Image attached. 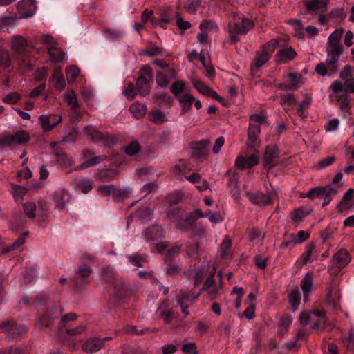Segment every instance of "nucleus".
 I'll list each match as a JSON object with an SVG mask.
<instances>
[{
  "label": "nucleus",
  "mask_w": 354,
  "mask_h": 354,
  "mask_svg": "<svg viewBox=\"0 0 354 354\" xmlns=\"http://www.w3.org/2000/svg\"><path fill=\"white\" fill-rule=\"evenodd\" d=\"M344 33L342 28L334 30L328 38L329 47L326 48L327 57L326 61L322 62L315 66V72L321 76H331L338 71V62L343 53V46L340 40Z\"/></svg>",
  "instance_id": "obj_1"
},
{
  "label": "nucleus",
  "mask_w": 354,
  "mask_h": 354,
  "mask_svg": "<svg viewBox=\"0 0 354 354\" xmlns=\"http://www.w3.org/2000/svg\"><path fill=\"white\" fill-rule=\"evenodd\" d=\"M278 45L279 43L277 40L272 39L263 46V49L261 51L257 53L254 61L250 66L252 75H255L257 71L270 59L272 53Z\"/></svg>",
  "instance_id": "obj_2"
},
{
  "label": "nucleus",
  "mask_w": 354,
  "mask_h": 354,
  "mask_svg": "<svg viewBox=\"0 0 354 354\" xmlns=\"http://www.w3.org/2000/svg\"><path fill=\"white\" fill-rule=\"evenodd\" d=\"M254 26V21L247 17H241V21H237L229 26V35L232 44L240 40L239 35H245Z\"/></svg>",
  "instance_id": "obj_3"
},
{
  "label": "nucleus",
  "mask_w": 354,
  "mask_h": 354,
  "mask_svg": "<svg viewBox=\"0 0 354 354\" xmlns=\"http://www.w3.org/2000/svg\"><path fill=\"white\" fill-rule=\"evenodd\" d=\"M77 319V315L74 313H70L62 316L59 323L57 330L58 335L60 337L64 336V335L75 336L82 334L86 328V326L84 324L79 325L73 328H68V322H74Z\"/></svg>",
  "instance_id": "obj_4"
},
{
  "label": "nucleus",
  "mask_w": 354,
  "mask_h": 354,
  "mask_svg": "<svg viewBox=\"0 0 354 354\" xmlns=\"http://www.w3.org/2000/svg\"><path fill=\"white\" fill-rule=\"evenodd\" d=\"M153 81L152 68L148 65H145L140 69V75L137 79L136 87L139 95L145 97L149 94L150 82Z\"/></svg>",
  "instance_id": "obj_5"
},
{
  "label": "nucleus",
  "mask_w": 354,
  "mask_h": 354,
  "mask_svg": "<svg viewBox=\"0 0 354 354\" xmlns=\"http://www.w3.org/2000/svg\"><path fill=\"white\" fill-rule=\"evenodd\" d=\"M246 196L253 204L265 207L272 203L273 200L277 197V192L274 190H268L266 193L261 191H250L246 192Z\"/></svg>",
  "instance_id": "obj_6"
},
{
  "label": "nucleus",
  "mask_w": 354,
  "mask_h": 354,
  "mask_svg": "<svg viewBox=\"0 0 354 354\" xmlns=\"http://www.w3.org/2000/svg\"><path fill=\"white\" fill-rule=\"evenodd\" d=\"M250 120L248 145L250 149H252L256 146V141L260 133V124L264 121V118L259 115H252Z\"/></svg>",
  "instance_id": "obj_7"
},
{
  "label": "nucleus",
  "mask_w": 354,
  "mask_h": 354,
  "mask_svg": "<svg viewBox=\"0 0 354 354\" xmlns=\"http://www.w3.org/2000/svg\"><path fill=\"white\" fill-rule=\"evenodd\" d=\"M83 131L93 142H102L108 147L113 146L115 143V139L111 135L103 134L92 126L85 127Z\"/></svg>",
  "instance_id": "obj_8"
},
{
  "label": "nucleus",
  "mask_w": 354,
  "mask_h": 354,
  "mask_svg": "<svg viewBox=\"0 0 354 354\" xmlns=\"http://www.w3.org/2000/svg\"><path fill=\"white\" fill-rule=\"evenodd\" d=\"M98 191L106 196L112 194L113 200L116 202H122L129 196L131 192V189L129 187L122 189L113 185L99 186Z\"/></svg>",
  "instance_id": "obj_9"
},
{
  "label": "nucleus",
  "mask_w": 354,
  "mask_h": 354,
  "mask_svg": "<svg viewBox=\"0 0 354 354\" xmlns=\"http://www.w3.org/2000/svg\"><path fill=\"white\" fill-rule=\"evenodd\" d=\"M0 332L4 333L8 338L14 339L26 333L27 328L24 325H19L11 320H7L0 325Z\"/></svg>",
  "instance_id": "obj_10"
},
{
  "label": "nucleus",
  "mask_w": 354,
  "mask_h": 354,
  "mask_svg": "<svg viewBox=\"0 0 354 354\" xmlns=\"http://www.w3.org/2000/svg\"><path fill=\"white\" fill-rule=\"evenodd\" d=\"M29 135L24 131H19L10 136L0 138V148L10 147L12 144L21 145L28 142Z\"/></svg>",
  "instance_id": "obj_11"
},
{
  "label": "nucleus",
  "mask_w": 354,
  "mask_h": 354,
  "mask_svg": "<svg viewBox=\"0 0 354 354\" xmlns=\"http://www.w3.org/2000/svg\"><path fill=\"white\" fill-rule=\"evenodd\" d=\"M326 305L337 310L340 308V292L335 282L328 284L326 288Z\"/></svg>",
  "instance_id": "obj_12"
},
{
  "label": "nucleus",
  "mask_w": 354,
  "mask_h": 354,
  "mask_svg": "<svg viewBox=\"0 0 354 354\" xmlns=\"http://www.w3.org/2000/svg\"><path fill=\"white\" fill-rule=\"evenodd\" d=\"M62 311V308L58 306L49 308L44 314L38 317L37 322L41 326L49 327L59 318Z\"/></svg>",
  "instance_id": "obj_13"
},
{
  "label": "nucleus",
  "mask_w": 354,
  "mask_h": 354,
  "mask_svg": "<svg viewBox=\"0 0 354 354\" xmlns=\"http://www.w3.org/2000/svg\"><path fill=\"white\" fill-rule=\"evenodd\" d=\"M12 231L15 233H19L21 234L18 237L16 241L10 245L7 246L5 249L6 252H10L15 250L19 248L25 243V240L26 236L28 235L29 232L27 230H23L21 223H12V225L10 226Z\"/></svg>",
  "instance_id": "obj_14"
},
{
  "label": "nucleus",
  "mask_w": 354,
  "mask_h": 354,
  "mask_svg": "<svg viewBox=\"0 0 354 354\" xmlns=\"http://www.w3.org/2000/svg\"><path fill=\"white\" fill-rule=\"evenodd\" d=\"M143 236L147 243L156 241L165 236V232L158 224H153L143 232Z\"/></svg>",
  "instance_id": "obj_15"
},
{
  "label": "nucleus",
  "mask_w": 354,
  "mask_h": 354,
  "mask_svg": "<svg viewBox=\"0 0 354 354\" xmlns=\"http://www.w3.org/2000/svg\"><path fill=\"white\" fill-rule=\"evenodd\" d=\"M39 120L44 131L48 132L62 121V118L56 114L41 115Z\"/></svg>",
  "instance_id": "obj_16"
},
{
  "label": "nucleus",
  "mask_w": 354,
  "mask_h": 354,
  "mask_svg": "<svg viewBox=\"0 0 354 354\" xmlns=\"http://www.w3.org/2000/svg\"><path fill=\"white\" fill-rule=\"evenodd\" d=\"M103 347V340L96 337L87 339L82 345V349L88 354L95 353Z\"/></svg>",
  "instance_id": "obj_17"
},
{
  "label": "nucleus",
  "mask_w": 354,
  "mask_h": 354,
  "mask_svg": "<svg viewBox=\"0 0 354 354\" xmlns=\"http://www.w3.org/2000/svg\"><path fill=\"white\" fill-rule=\"evenodd\" d=\"M17 10L21 17H30L36 12V5L32 0H22L18 3Z\"/></svg>",
  "instance_id": "obj_18"
},
{
  "label": "nucleus",
  "mask_w": 354,
  "mask_h": 354,
  "mask_svg": "<svg viewBox=\"0 0 354 354\" xmlns=\"http://www.w3.org/2000/svg\"><path fill=\"white\" fill-rule=\"evenodd\" d=\"M153 210L148 207H142L137 209L135 212L131 213L127 221H149L152 219Z\"/></svg>",
  "instance_id": "obj_19"
},
{
  "label": "nucleus",
  "mask_w": 354,
  "mask_h": 354,
  "mask_svg": "<svg viewBox=\"0 0 354 354\" xmlns=\"http://www.w3.org/2000/svg\"><path fill=\"white\" fill-rule=\"evenodd\" d=\"M93 270L91 268L86 264L80 266L75 272L74 281L77 286H81L88 281V278L91 274Z\"/></svg>",
  "instance_id": "obj_20"
},
{
  "label": "nucleus",
  "mask_w": 354,
  "mask_h": 354,
  "mask_svg": "<svg viewBox=\"0 0 354 354\" xmlns=\"http://www.w3.org/2000/svg\"><path fill=\"white\" fill-rule=\"evenodd\" d=\"M259 162V153L257 151H254L252 155L244 158L239 156L236 158V164L238 167L241 169L246 168H252L257 165Z\"/></svg>",
  "instance_id": "obj_21"
},
{
  "label": "nucleus",
  "mask_w": 354,
  "mask_h": 354,
  "mask_svg": "<svg viewBox=\"0 0 354 354\" xmlns=\"http://www.w3.org/2000/svg\"><path fill=\"white\" fill-rule=\"evenodd\" d=\"M209 142L207 140H203L200 142L192 144L193 149V156L198 160H204L207 157V147L209 146Z\"/></svg>",
  "instance_id": "obj_22"
},
{
  "label": "nucleus",
  "mask_w": 354,
  "mask_h": 354,
  "mask_svg": "<svg viewBox=\"0 0 354 354\" xmlns=\"http://www.w3.org/2000/svg\"><path fill=\"white\" fill-rule=\"evenodd\" d=\"M354 207L353 189H349L343 196L342 199L337 206L339 213H344L346 210Z\"/></svg>",
  "instance_id": "obj_23"
},
{
  "label": "nucleus",
  "mask_w": 354,
  "mask_h": 354,
  "mask_svg": "<svg viewBox=\"0 0 354 354\" xmlns=\"http://www.w3.org/2000/svg\"><path fill=\"white\" fill-rule=\"evenodd\" d=\"M297 53L291 46L279 50L275 55L277 64L288 63L295 59Z\"/></svg>",
  "instance_id": "obj_24"
},
{
  "label": "nucleus",
  "mask_w": 354,
  "mask_h": 354,
  "mask_svg": "<svg viewBox=\"0 0 354 354\" xmlns=\"http://www.w3.org/2000/svg\"><path fill=\"white\" fill-rule=\"evenodd\" d=\"M188 273L194 279V287L196 288L203 280L207 273V269L194 265L188 270Z\"/></svg>",
  "instance_id": "obj_25"
},
{
  "label": "nucleus",
  "mask_w": 354,
  "mask_h": 354,
  "mask_svg": "<svg viewBox=\"0 0 354 354\" xmlns=\"http://www.w3.org/2000/svg\"><path fill=\"white\" fill-rule=\"evenodd\" d=\"M333 259L335 261V266L339 270L350 262L351 257L346 250L342 249L335 253Z\"/></svg>",
  "instance_id": "obj_26"
},
{
  "label": "nucleus",
  "mask_w": 354,
  "mask_h": 354,
  "mask_svg": "<svg viewBox=\"0 0 354 354\" xmlns=\"http://www.w3.org/2000/svg\"><path fill=\"white\" fill-rule=\"evenodd\" d=\"M313 287V278L310 273L308 272L301 281V288L303 292L304 301L308 300L310 292Z\"/></svg>",
  "instance_id": "obj_27"
},
{
  "label": "nucleus",
  "mask_w": 354,
  "mask_h": 354,
  "mask_svg": "<svg viewBox=\"0 0 354 354\" xmlns=\"http://www.w3.org/2000/svg\"><path fill=\"white\" fill-rule=\"evenodd\" d=\"M26 41L21 36L15 35L12 39L11 47L15 53L23 55L26 53Z\"/></svg>",
  "instance_id": "obj_28"
},
{
  "label": "nucleus",
  "mask_w": 354,
  "mask_h": 354,
  "mask_svg": "<svg viewBox=\"0 0 354 354\" xmlns=\"http://www.w3.org/2000/svg\"><path fill=\"white\" fill-rule=\"evenodd\" d=\"M71 195L65 189L57 191L54 194V201L60 209L64 208L65 204L70 200Z\"/></svg>",
  "instance_id": "obj_29"
},
{
  "label": "nucleus",
  "mask_w": 354,
  "mask_h": 354,
  "mask_svg": "<svg viewBox=\"0 0 354 354\" xmlns=\"http://www.w3.org/2000/svg\"><path fill=\"white\" fill-rule=\"evenodd\" d=\"M178 102L181 104V114H185L191 110L194 97L189 93H185L179 97Z\"/></svg>",
  "instance_id": "obj_30"
},
{
  "label": "nucleus",
  "mask_w": 354,
  "mask_h": 354,
  "mask_svg": "<svg viewBox=\"0 0 354 354\" xmlns=\"http://www.w3.org/2000/svg\"><path fill=\"white\" fill-rule=\"evenodd\" d=\"M277 148L275 147L267 146L266 149L264 160L266 165L270 167L274 166V160L277 158Z\"/></svg>",
  "instance_id": "obj_31"
},
{
  "label": "nucleus",
  "mask_w": 354,
  "mask_h": 354,
  "mask_svg": "<svg viewBox=\"0 0 354 354\" xmlns=\"http://www.w3.org/2000/svg\"><path fill=\"white\" fill-rule=\"evenodd\" d=\"M328 5V0H309L304 2V6L308 12L326 8Z\"/></svg>",
  "instance_id": "obj_32"
},
{
  "label": "nucleus",
  "mask_w": 354,
  "mask_h": 354,
  "mask_svg": "<svg viewBox=\"0 0 354 354\" xmlns=\"http://www.w3.org/2000/svg\"><path fill=\"white\" fill-rule=\"evenodd\" d=\"M106 158V156H94L91 157L90 159H88L87 160L84 161L83 163L77 166V169H84L88 167H93L100 162H102L105 158Z\"/></svg>",
  "instance_id": "obj_33"
},
{
  "label": "nucleus",
  "mask_w": 354,
  "mask_h": 354,
  "mask_svg": "<svg viewBox=\"0 0 354 354\" xmlns=\"http://www.w3.org/2000/svg\"><path fill=\"white\" fill-rule=\"evenodd\" d=\"M115 295L119 298H124L129 295L130 289L128 286L121 279H118L115 285Z\"/></svg>",
  "instance_id": "obj_34"
},
{
  "label": "nucleus",
  "mask_w": 354,
  "mask_h": 354,
  "mask_svg": "<svg viewBox=\"0 0 354 354\" xmlns=\"http://www.w3.org/2000/svg\"><path fill=\"white\" fill-rule=\"evenodd\" d=\"M231 248V240L225 236L221 245V257L223 259H229L232 257Z\"/></svg>",
  "instance_id": "obj_35"
},
{
  "label": "nucleus",
  "mask_w": 354,
  "mask_h": 354,
  "mask_svg": "<svg viewBox=\"0 0 354 354\" xmlns=\"http://www.w3.org/2000/svg\"><path fill=\"white\" fill-rule=\"evenodd\" d=\"M324 189V192H323L322 197L324 198V202L322 203L323 207L327 206L332 201L333 196L337 193V189L330 185L325 186Z\"/></svg>",
  "instance_id": "obj_36"
},
{
  "label": "nucleus",
  "mask_w": 354,
  "mask_h": 354,
  "mask_svg": "<svg viewBox=\"0 0 354 354\" xmlns=\"http://www.w3.org/2000/svg\"><path fill=\"white\" fill-rule=\"evenodd\" d=\"M102 279L107 283L116 282L118 280L115 272L110 267L102 269Z\"/></svg>",
  "instance_id": "obj_37"
},
{
  "label": "nucleus",
  "mask_w": 354,
  "mask_h": 354,
  "mask_svg": "<svg viewBox=\"0 0 354 354\" xmlns=\"http://www.w3.org/2000/svg\"><path fill=\"white\" fill-rule=\"evenodd\" d=\"M127 261L134 266L142 267L144 263L147 262L146 257L138 253L127 255Z\"/></svg>",
  "instance_id": "obj_38"
},
{
  "label": "nucleus",
  "mask_w": 354,
  "mask_h": 354,
  "mask_svg": "<svg viewBox=\"0 0 354 354\" xmlns=\"http://www.w3.org/2000/svg\"><path fill=\"white\" fill-rule=\"evenodd\" d=\"M48 52L53 62H59L64 59V53L56 46L48 47Z\"/></svg>",
  "instance_id": "obj_39"
},
{
  "label": "nucleus",
  "mask_w": 354,
  "mask_h": 354,
  "mask_svg": "<svg viewBox=\"0 0 354 354\" xmlns=\"http://www.w3.org/2000/svg\"><path fill=\"white\" fill-rule=\"evenodd\" d=\"M166 305L163 302L157 310V313L163 319L165 323L169 324L174 319L173 312L171 310L165 309Z\"/></svg>",
  "instance_id": "obj_40"
},
{
  "label": "nucleus",
  "mask_w": 354,
  "mask_h": 354,
  "mask_svg": "<svg viewBox=\"0 0 354 354\" xmlns=\"http://www.w3.org/2000/svg\"><path fill=\"white\" fill-rule=\"evenodd\" d=\"M185 90V84L182 80H176L175 81L170 87V91L173 93V95L179 99L181 97V94Z\"/></svg>",
  "instance_id": "obj_41"
},
{
  "label": "nucleus",
  "mask_w": 354,
  "mask_h": 354,
  "mask_svg": "<svg viewBox=\"0 0 354 354\" xmlns=\"http://www.w3.org/2000/svg\"><path fill=\"white\" fill-rule=\"evenodd\" d=\"M301 295L299 290H294L291 291L289 295V302L292 306V310L295 312L300 304Z\"/></svg>",
  "instance_id": "obj_42"
},
{
  "label": "nucleus",
  "mask_w": 354,
  "mask_h": 354,
  "mask_svg": "<svg viewBox=\"0 0 354 354\" xmlns=\"http://www.w3.org/2000/svg\"><path fill=\"white\" fill-rule=\"evenodd\" d=\"M311 212L312 209L310 208H307L305 207L297 208L294 211L292 220L293 221H300L308 216Z\"/></svg>",
  "instance_id": "obj_43"
},
{
  "label": "nucleus",
  "mask_w": 354,
  "mask_h": 354,
  "mask_svg": "<svg viewBox=\"0 0 354 354\" xmlns=\"http://www.w3.org/2000/svg\"><path fill=\"white\" fill-rule=\"evenodd\" d=\"M311 317L313 315L317 317H319L321 319L319 322H315L313 323V328L315 329H318L321 327L324 326V324L325 323V311L324 310H319V309H314L310 311Z\"/></svg>",
  "instance_id": "obj_44"
},
{
  "label": "nucleus",
  "mask_w": 354,
  "mask_h": 354,
  "mask_svg": "<svg viewBox=\"0 0 354 354\" xmlns=\"http://www.w3.org/2000/svg\"><path fill=\"white\" fill-rule=\"evenodd\" d=\"M337 101L339 104L340 109L345 114H349L351 106L348 102V96L346 93L341 94L337 97Z\"/></svg>",
  "instance_id": "obj_45"
},
{
  "label": "nucleus",
  "mask_w": 354,
  "mask_h": 354,
  "mask_svg": "<svg viewBox=\"0 0 354 354\" xmlns=\"http://www.w3.org/2000/svg\"><path fill=\"white\" fill-rule=\"evenodd\" d=\"M12 194L17 201H19L27 192V189L15 184H11Z\"/></svg>",
  "instance_id": "obj_46"
},
{
  "label": "nucleus",
  "mask_w": 354,
  "mask_h": 354,
  "mask_svg": "<svg viewBox=\"0 0 354 354\" xmlns=\"http://www.w3.org/2000/svg\"><path fill=\"white\" fill-rule=\"evenodd\" d=\"M134 118L139 119L145 114V106L140 104H133L129 108Z\"/></svg>",
  "instance_id": "obj_47"
},
{
  "label": "nucleus",
  "mask_w": 354,
  "mask_h": 354,
  "mask_svg": "<svg viewBox=\"0 0 354 354\" xmlns=\"http://www.w3.org/2000/svg\"><path fill=\"white\" fill-rule=\"evenodd\" d=\"M194 88L201 94L209 96L212 88L207 86L203 82L198 80L193 81Z\"/></svg>",
  "instance_id": "obj_48"
},
{
  "label": "nucleus",
  "mask_w": 354,
  "mask_h": 354,
  "mask_svg": "<svg viewBox=\"0 0 354 354\" xmlns=\"http://www.w3.org/2000/svg\"><path fill=\"white\" fill-rule=\"evenodd\" d=\"M310 236V233L308 231L301 230L297 234H292L293 245L301 243L306 241Z\"/></svg>",
  "instance_id": "obj_49"
},
{
  "label": "nucleus",
  "mask_w": 354,
  "mask_h": 354,
  "mask_svg": "<svg viewBox=\"0 0 354 354\" xmlns=\"http://www.w3.org/2000/svg\"><path fill=\"white\" fill-rule=\"evenodd\" d=\"M324 187H315L310 189L306 194L307 198L310 200H314L315 198H322L323 197V192Z\"/></svg>",
  "instance_id": "obj_50"
},
{
  "label": "nucleus",
  "mask_w": 354,
  "mask_h": 354,
  "mask_svg": "<svg viewBox=\"0 0 354 354\" xmlns=\"http://www.w3.org/2000/svg\"><path fill=\"white\" fill-rule=\"evenodd\" d=\"M118 173L115 170L112 169H106L100 171L97 176L102 180H110L117 176Z\"/></svg>",
  "instance_id": "obj_51"
},
{
  "label": "nucleus",
  "mask_w": 354,
  "mask_h": 354,
  "mask_svg": "<svg viewBox=\"0 0 354 354\" xmlns=\"http://www.w3.org/2000/svg\"><path fill=\"white\" fill-rule=\"evenodd\" d=\"M201 294V292L196 295L194 294V292L192 291H187V292H181L180 294L178 296L177 300H181L183 301L184 303H187L192 299H197Z\"/></svg>",
  "instance_id": "obj_52"
},
{
  "label": "nucleus",
  "mask_w": 354,
  "mask_h": 354,
  "mask_svg": "<svg viewBox=\"0 0 354 354\" xmlns=\"http://www.w3.org/2000/svg\"><path fill=\"white\" fill-rule=\"evenodd\" d=\"M140 150V147L137 141H132L124 147V152L129 156H134Z\"/></svg>",
  "instance_id": "obj_53"
},
{
  "label": "nucleus",
  "mask_w": 354,
  "mask_h": 354,
  "mask_svg": "<svg viewBox=\"0 0 354 354\" xmlns=\"http://www.w3.org/2000/svg\"><path fill=\"white\" fill-rule=\"evenodd\" d=\"M281 103L282 105L287 104L292 106L297 104L295 95L292 93H283L280 95Z\"/></svg>",
  "instance_id": "obj_54"
},
{
  "label": "nucleus",
  "mask_w": 354,
  "mask_h": 354,
  "mask_svg": "<svg viewBox=\"0 0 354 354\" xmlns=\"http://www.w3.org/2000/svg\"><path fill=\"white\" fill-rule=\"evenodd\" d=\"M140 54L153 57L156 55H162V48L156 46H152L149 48L142 50Z\"/></svg>",
  "instance_id": "obj_55"
},
{
  "label": "nucleus",
  "mask_w": 354,
  "mask_h": 354,
  "mask_svg": "<svg viewBox=\"0 0 354 354\" xmlns=\"http://www.w3.org/2000/svg\"><path fill=\"white\" fill-rule=\"evenodd\" d=\"M151 120L156 124H161L165 121V114L159 109L153 110L150 113Z\"/></svg>",
  "instance_id": "obj_56"
},
{
  "label": "nucleus",
  "mask_w": 354,
  "mask_h": 354,
  "mask_svg": "<svg viewBox=\"0 0 354 354\" xmlns=\"http://www.w3.org/2000/svg\"><path fill=\"white\" fill-rule=\"evenodd\" d=\"M77 187L84 194H87L92 189V182L87 179L80 180L77 183Z\"/></svg>",
  "instance_id": "obj_57"
},
{
  "label": "nucleus",
  "mask_w": 354,
  "mask_h": 354,
  "mask_svg": "<svg viewBox=\"0 0 354 354\" xmlns=\"http://www.w3.org/2000/svg\"><path fill=\"white\" fill-rule=\"evenodd\" d=\"M11 63L9 53L7 50L0 48V66L8 68Z\"/></svg>",
  "instance_id": "obj_58"
},
{
  "label": "nucleus",
  "mask_w": 354,
  "mask_h": 354,
  "mask_svg": "<svg viewBox=\"0 0 354 354\" xmlns=\"http://www.w3.org/2000/svg\"><path fill=\"white\" fill-rule=\"evenodd\" d=\"M156 100L160 104H171L172 98L166 93H157L155 95Z\"/></svg>",
  "instance_id": "obj_59"
},
{
  "label": "nucleus",
  "mask_w": 354,
  "mask_h": 354,
  "mask_svg": "<svg viewBox=\"0 0 354 354\" xmlns=\"http://www.w3.org/2000/svg\"><path fill=\"white\" fill-rule=\"evenodd\" d=\"M156 82L160 87L166 88L169 83V80L165 73L158 71L156 73Z\"/></svg>",
  "instance_id": "obj_60"
},
{
  "label": "nucleus",
  "mask_w": 354,
  "mask_h": 354,
  "mask_svg": "<svg viewBox=\"0 0 354 354\" xmlns=\"http://www.w3.org/2000/svg\"><path fill=\"white\" fill-rule=\"evenodd\" d=\"M24 209L30 218H33L37 210V205L33 202H28L24 204Z\"/></svg>",
  "instance_id": "obj_61"
},
{
  "label": "nucleus",
  "mask_w": 354,
  "mask_h": 354,
  "mask_svg": "<svg viewBox=\"0 0 354 354\" xmlns=\"http://www.w3.org/2000/svg\"><path fill=\"white\" fill-rule=\"evenodd\" d=\"M205 217L203 213L200 209L189 212L186 214L185 218L183 221H196V220Z\"/></svg>",
  "instance_id": "obj_62"
},
{
  "label": "nucleus",
  "mask_w": 354,
  "mask_h": 354,
  "mask_svg": "<svg viewBox=\"0 0 354 354\" xmlns=\"http://www.w3.org/2000/svg\"><path fill=\"white\" fill-rule=\"evenodd\" d=\"M315 244L313 243H311L308 244L306 246V251L302 254V258H303L302 263H303V265H306L309 261H310V258L312 252L315 249Z\"/></svg>",
  "instance_id": "obj_63"
},
{
  "label": "nucleus",
  "mask_w": 354,
  "mask_h": 354,
  "mask_svg": "<svg viewBox=\"0 0 354 354\" xmlns=\"http://www.w3.org/2000/svg\"><path fill=\"white\" fill-rule=\"evenodd\" d=\"M265 237V233L260 230L254 229L250 233V239L252 241L259 242Z\"/></svg>",
  "instance_id": "obj_64"
}]
</instances>
